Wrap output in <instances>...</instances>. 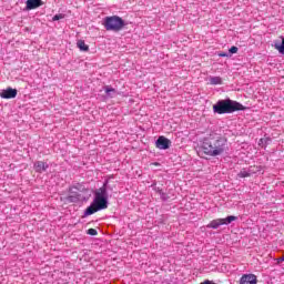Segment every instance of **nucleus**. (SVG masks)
<instances>
[{
  "label": "nucleus",
  "mask_w": 284,
  "mask_h": 284,
  "mask_svg": "<svg viewBox=\"0 0 284 284\" xmlns=\"http://www.w3.org/2000/svg\"><path fill=\"white\" fill-rule=\"evenodd\" d=\"M202 150L207 156H221L227 150V140L212 133L204 139Z\"/></svg>",
  "instance_id": "f257e3e1"
},
{
  "label": "nucleus",
  "mask_w": 284,
  "mask_h": 284,
  "mask_svg": "<svg viewBox=\"0 0 284 284\" xmlns=\"http://www.w3.org/2000/svg\"><path fill=\"white\" fill-rule=\"evenodd\" d=\"M245 110V106L237 101L231 99L220 100L213 105L214 114H232Z\"/></svg>",
  "instance_id": "f03ea898"
},
{
  "label": "nucleus",
  "mask_w": 284,
  "mask_h": 284,
  "mask_svg": "<svg viewBox=\"0 0 284 284\" xmlns=\"http://www.w3.org/2000/svg\"><path fill=\"white\" fill-rule=\"evenodd\" d=\"M103 26L109 32H121L125 28V21L118 16L106 17L104 18Z\"/></svg>",
  "instance_id": "7ed1b4c3"
},
{
  "label": "nucleus",
  "mask_w": 284,
  "mask_h": 284,
  "mask_svg": "<svg viewBox=\"0 0 284 284\" xmlns=\"http://www.w3.org/2000/svg\"><path fill=\"white\" fill-rule=\"evenodd\" d=\"M99 210H108V197H94L91 205L85 210V215L91 216V214H95Z\"/></svg>",
  "instance_id": "20e7f679"
},
{
  "label": "nucleus",
  "mask_w": 284,
  "mask_h": 284,
  "mask_svg": "<svg viewBox=\"0 0 284 284\" xmlns=\"http://www.w3.org/2000/svg\"><path fill=\"white\" fill-rule=\"evenodd\" d=\"M233 221H236V216L234 215H230L225 219H216L211 221L206 227L211 229V230H219V227H221V225H230V223H232Z\"/></svg>",
  "instance_id": "39448f33"
},
{
  "label": "nucleus",
  "mask_w": 284,
  "mask_h": 284,
  "mask_svg": "<svg viewBox=\"0 0 284 284\" xmlns=\"http://www.w3.org/2000/svg\"><path fill=\"white\" fill-rule=\"evenodd\" d=\"M170 145H172V141L163 135L159 136L155 142V148H158V150H170Z\"/></svg>",
  "instance_id": "423d86ee"
},
{
  "label": "nucleus",
  "mask_w": 284,
  "mask_h": 284,
  "mask_svg": "<svg viewBox=\"0 0 284 284\" xmlns=\"http://www.w3.org/2000/svg\"><path fill=\"white\" fill-rule=\"evenodd\" d=\"M18 91L17 89L8 88L0 92L1 99H17Z\"/></svg>",
  "instance_id": "0eeeda50"
},
{
  "label": "nucleus",
  "mask_w": 284,
  "mask_h": 284,
  "mask_svg": "<svg viewBox=\"0 0 284 284\" xmlns=\"http://www.w3.org/2000/svg\"><path fill=\"white\" fill-rule=\"evenodd\" d=\"M257 283H258V280L254 274H244L240 278V284H257Z\"/></svg>",
  "instance_id": "6e6552de"
},
{
  "label": "nucleus",
  "mask_w": 284,
  "mask_h": 284,
  "mask_svg": "<svg viewBox=\"0 0 284 284\" xmlns=\"http://www.w3.org/2000/svg\"><path fill=\"white\" fill-rule=\"evenodd\" d=\"M34 171L38 173H43L48 170V168H50V165H48V163L43 162V161H38L33 164Z\"/></svg>",
  "instance_id": "1a4fd4ad"
},
{
  "label": "nucleus",
  "mask_w": 284,
  "mask_h": 284,
  "mask_svg": "<svg viewBox=\"0 0 284 284\" xmlns=\"http://www.w3.org/2000/svg\"><path fill=\"white\" fill-rule=\"evenodd\" d=\"M43 6L42 0H27V10H37Z\"/></svg>",
  "instance_id": "9d476101"
},
{
  "label": "nucleus",
  "mask_w": 284,
  "mask_h": 284,
  "mask_svg": "<svg viewBox=\"0 0 284 284\" xmlns=\"http://www.w3.org/2000/svg\"><path fill=\"white\" fill-rule=\"evenodd\" d=\"M94 196V199H108V189L105 187V184L102 187L95 190Z\"/></svg>",
  "instance_id": "9b49d317"
},
{
  "label": "nucleus",
  "mask_w": 284,
  "mask_h": 284,
  "mask_svg": "<svg viewBox=\"0 0 284 284\" xmlns=\"http://www.w3.org/2000/svg\"><path fill=\"white\" fill-rule=\"evenodd\" d=\"M256 172L250 168L248 170H241L240 173L237 174L239 179H247L252 176V174H255Z\"/></svg>",
  "instance_id": "f8f14e48"
},
{
  "label": "nucleus",
  "mask_w": 284,
  "mask_h": 284,
  "mask_svg": "<svg viewBox=\"0 0 284 284\" xmlns=\"http://www.w3.org/2000/svg\"><path fill=\"white\" fill-rule=\"evenodd\" d=\"M77 45L81 52H89L90 45L85 44L84 40H78Z\"/></svg>",
  "instance_id": "ddd939ff"
},
{
  "label": "nucleus",
  "mask_w": 284,
  "mask_h": 284,
  "mask_svg": "<svg viewBox=\"0 0 284 284\" xmlns=\"http://www.w3.org/2000/svg\"><path fill=\"white\" fill-rule=\"evenodd\" d=\"M210 83L211 85H221L223 83V79H221V77H211Z\"/></svg>",
  "instance_id": "4468645a"
},
{
  "label": "nucleus",
  "mask_w": 284,
  "mask_h": 284,
  "mask_svg": "<svg viewBox=\"0 0 284 284\" xmlns=\"http://www.w3.org/2000/svg\"><path fill=\"white\" fill-rule=\"evenodd\" d=\"M275 50H278L281 54H284V38H282V43H275Z\"/></svg>",
  "instance_id": "2eb2a0df"
},
{
  "label": "nucleus",
  "mask_w": 284,
  "mask_h": 284,
  "mask_svg": "<svg viewBox=\"0 0 284 284\" xmlns=\"http://www.w3.org/2000/svg\"><path fill=\"white\" fill-rule=\"evenodd\" d=\"M104 91L106 94H109V97H112V94H116V89L110 85L104 87Z\"/></svg>",
  "instance_id": "dca6fc26"
},
{
  "label": "nucleus",
  "mask_w": 284,
  "mask_h": 284,
  "mask_svg": "<svg viewBox=\"0 0 284 284\" xmlns=\"http://www.w3.org/2000/svg\"><path fill=\"white\" fill-rule=\"evenodd\" d=\"M87 234H89L90 236H97V234H99V232L95 229H89L87 231Z\"/></svg>",
  "instance_id": "f3484780"
},
{
  "label": "nucleus",
  "mask_w": 284,
  "mask_h": 284,
  "mask_svg": "<svg viewBox=\"0 0 284 284\" xmlns=\"http://www.w3.org/2000/svg\"><path fill=\"white\" fill-rule=\"evenodd\" d=\"M60 19H64V16H63L62 13L55 14V16L52 18V21H60Z\"/></svg>",
  "instance_id": "a211bd4d"
},
{
  "label": "nucleus",
  "mask_w": 284,
  "mask_h": 284,
  "mask_svg": "<svg viewBox=\"0 0 284 284\" xmlns=\"http://www.w3.org/2000/svg\"><path fill=\"white\" fill-rule=\"evenodd\" d=\"M229 52L231 54H236V52H239V48L237 47H231V49L229 50Z\"/></svg>",
  "instance_id": "6ab92c4d"
},
{
  "label": "nucleus",
  "mask_w": 284,
  "mask_h": 284,
  "mask_svg": "<svg viewBox=\"0 0 284 284\" xmlns=\"http://www.w3.org/2000/svg\"><path fill=\"white\" fill-rule=\"evenodd\" d=\"M283 262H284V255H283L282 257H278V258H277V263H278V264H281V263H283Z\"/></svg>",
  "instance_id": "aec40b11"
},
{
  "label": "nucleus",
  "mask_w": 284,
  "mask_h": 284,
  "mask_svg": "<svg viewBox=\"0 0 284 284\" xmlns=\"http://www.w3.org/2000/svg\"><path fill=\"white\" fill-rule=\"evenodd\" d=\"M219 57H227V53L225 52L219 53Z\"/></svg>",
  "instance_id": "412c9836"
},
{
  "label": "nucleus",
  "mask_w": 284,
  "mask_h": 284,
  "mask_svg": "<svg viewBox=\"0 0 284 284\" xmlns=\"http://www.w3.org/2000/svg\"><path fill=\"white\" fill-rule=\"evenodd\" d=\"M152 165L159 166L160 164L159 162H155V163H152Z\"/></svg>",
  "instance_id": "4be33fe9"
}]
</instances>
